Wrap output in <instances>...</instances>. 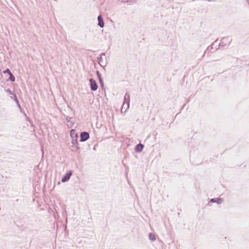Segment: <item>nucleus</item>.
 I'll return each mask as SVG.
<instances>
[{
  "label": "nucleus",
  "instance_id": "f257e3e1",
  "mask_svg": "<svg viewBox=\"0 0 249 249\" xmlns=\"http://www.w3.org/2000/svg\"><path fill=\"white\" fill-rule=\"evenodd\" d=\"M231 41V40L229 41V37H223L220 41L219 46L220 47L227 48Z\"/></svg>",
  "mask_w": 249,
  "mask_h": 249
},
{
  "label": "nucleus",
  "instance_id": "f03ea898",
  "mask_svg": "<svg viewBox=\"0 0 249 249\" xmlns=\"http://www.w3.org/2000/svg\"><path fill=\"white\" fill-rule=\"evenodd\" d=\"M129 103H130V95L128 93L126 92L124 95V103L122 106L121 110L123 109V107L125 106V104H126V109H127L129 107Z\"/></svg>",
  "mask_w": 249,
  "mask_h": 249
},
{
  "label": "nucleus",
  "instance_id": "7ed1b4c3",
  "mask_svg": "<svg viewBox=\"0 0 249 249\" xmlns=\"http://www.w3.org/2000/svg\"><path fill=\"white\" fill-rule=\"evenodd\" d=\"M89 81L91 90L93 91L97 90L98 86L96 81L94 79L91 78Z\"/></svg>",
  "mask_w": 249,
  "mask_h": 249
},
{
  "label": "nucleus",
  "instance_id": "20e7f679",
  "mask_svg": "<svg viewBox=\"0 0 249 249\" xmlns=\"http://www.w3.org/2000/svg\"><path fill=\"white\" fill-rule=\"evenodd\" d=\"M80 141L84 142L87 141L89 138V134L88 132H81L80 135Z\"/></svg>",
  "mask_w": 249,
  "mask_h": 249
},
{
  "label": "nucleus",
  "instance_id": "39448f33",
  "mask_svg": "<svg viewBox=\"0 0 249 249\" xmlns=\"http://www.w3.org/2000/svg\"><path fill=\"white\" fill-rule=\"evenodd\" d=\"M72 173L73 172L72 170L68 171L62 177L61 179V181L62 182H66L68 181L70 179L71 175H72Z\"/></svg>",
  "mask_w": 249,
  "mask_h": 249
},
{
  "label": "nucleus",
  "instance_id": "423d86ee",
  "mask_svg": "<svg viewBox=\"0 0 249 249\" xmlns=\"http://www.w3.org/2000/svg\"><path fill=\"white\" fill-rule=\"evenodd\" d=\"M143 147L144 145L142 144L139 143L135 146L134 148L135 152L136 153H140L142 151Z\"/></svg>",
  "mask_w": 249,
  "mask_h": 249
},
{
  "label": "nucleus",
  "instance_id": "0eeeda50",
  "mask_svg": "<svg viewBox=\"0 0 249 249\" xmlns=\"http://www.w3.org/2000/svg\"><path fill=\"white\" fill-rule=\"evenodd\" d=\"M10 98H11V99L14 100V101L15 102V103H16L19 109H20V112H22V109L20 104L18 100V97H17L16 94H14V96H11Z\"/></svg>",
  "mask_w": 249,
  "mask_h": 249
},
{
  "label": "nucleus",
  "instance_id": "6e6552de",
  "mask_svg": "<svg viewBox=\"0 0 249 249\" xmlns=\"http://www.w3.org/2000/svg\"><path fill=\"white\" fill-rule=\"evenodd\" d=\"M98 25L100 28H103L104 27V21L101 15L98 16Z\"/></svg>",
  "mask_w": 249,
  "mask_h": 249
},
{
  "label": "nucleus",
  "instance_id": "1a4fd4ad",
  "mask_svg": "<svg viewBox=\"0 0 249 249\" xmlns=\"http://www.w3.org/2000/svg\"><path fill=\"white\" fill-rule=\"evenodd\" d=\"M223 199L220 197H216L214 198H212L210 200V202L212 203H216L218 204H221L222 202Z\"/></svg>",
  "mask_w": 249,
  "mask_h": 249
},
{
  "label": "nucleus",
  "instance_id": "9d476101",
  "mask_svg": "<svg viewBox=\"0 0 249 249\" xmlns=\"http://www.w3.org/2000/svg\"><path fill=\"white\" fill-rule=\"evenodd\" d=\"M70 135L72 139H78V136L74 129H71L70 131Z\"/></svg>",
  "mask_w": 249,
  "mask_h": 249
},
{
  "label": "nucleus",
  "instance_id": "9b49d317",
  "mask_svg": "<svg viewBox=\"0 0 249 249\" xmlns=\"http://www.w3.org/2000/svg\"><path fill=\"white\" fill-rule=\"evenodd\" d=\"M71 117H70L69 116H67L66 117V121L69 123V124H68V126L69 128H72L74 124V123L71 120Z\"/></svg>",
  "mask_w": 249,
  "mask_h": 249
},
{
  "label": "nucleus",
  "instance_id": "f8f14e48",
  "mask_svg": "<svg viewBox=\"0 0 249 249\" xmlns=\"http://www.w3.org/2000/svg\"><path fill=\"white\" fill-rule=\"evenodd\" d=\"M149 239L150 240L154 241L156 240V238L155 235L154 234H152V233H150L149 234Z\"/></svg>",
  "mask_w": 249,
  "mask_h": 249
},
{
  "label": "nucleus",
  "instance_id": "ddd939ff",
  "mask_svg": "<svg viewBox=\"0 0 249 249\" xmlns=\"http://www.w3.org/2000/svg\"><path fill=\"white\" fill-rule=\"evenodd\" d=\"M103 55H105V53H102L101 54L99 55L98 57H97V60H98V63L100 64V63L103 61V58H102Z\"/></svg>",
  "mask_w": 249,
  "mask_h": 249
},
{
  "label": "nucleus",
  "instance_id": "4468645a",
  "mask_svg": "<svg viewBox=\"0 0 249 249\" xmlns=\"http://www.w3.org/2000/svg\"><path fill=\"white\" fill-rule=\"evenodd\" d=\"M9 75V77L7 81L9 80L11 82H14L15 81V77L14 75L11 73Z\"/></svg>",
  "mask_w": 249,
  "mask_h": 249
},
{
  "label": "nucleus",
  "instance_id": "2eb2a0df",
  "mask_svg": "<svg viewBox=\"0 0 249 249\" xmlns=\"http://www.w3.org/2000/svg\"><path fill=\"white\" fill-rule=\"evenodd\" d=\"M71 147L73 148L72 150L74 152L77 151L80 149L79 147L78 146V144L72 145Z\"/></svg>",
  "mask_w": 249,
  "mask_h": 249
},
{
  "label": "nucleus",
  "instance_id": "dca6fc26",
  "mask_svg": "<svg viewBox=\"0 0 249 249\" xmlns=\"http://www.w3.org/2000/svg\"><path fill=\"white\" fill-rule=\"evenodd\" d=\"M96 75H97V76L98 77V78L99 80L102 79V76H101V74L100 72H99V71H96Z\"/></svg>",
  "mask_w": 249,
  "mask_h": 249
},
{
  "label": "nucleus",
  "instance_id": "f3484780",
  "mask_svg": "<svg viewBox=\"0 0 249 249\" xmlns=\"http://www.w3.org/2000/svg\"><path fill=\"white\" fill-rule=\"evenodd\" d=\"M5 91L9 93V94L10 95H12L13 96H14V94H15L10 89H5Z\"/></svg>",
  "mask_w": 249,
  "mask_h": 249
},
{
  "label": "nucleus",
  "instance_id": "a211bd4d",
  "mask_svg": "<svg viewBox=\"0 0 249 249\" xmlns=\"http://www.w3.org/2000/svg\"><path fill=\"white\" fill-rule=\"evenodd\" d=\"M3 73L4 74H8V75H10L12 72H11L10 70L7 68L5 71H3Z\"/></svg>",
  "mask_w": 249,
  "mask_h": 249
},
{
  "label": "nucleus",
  "instance_id": "6ab92c4d",
  "mask_svg": "<svg viewBox=\"0 0 249 249\" xmlns=\"http://www.w3.org/2000/svg\"><path fill=\"white\" fill-rule=\"evenodd\" d=\"M71 143L72 145L78 144L77 139H72Z\"/></svg>",
  "mask_w": 249,
  "mask_h": 249
},
{
  "label": "nucleus",
  "instance_id": "aec40b11",
  "mask_svg": "<svg viewBox=\"0 0 249 249\" xmlns=\"http://www.w3.org/2000/svg\"><path fill=\"white\" fill-rule=\"evenodd\" d=\"M99 81V83H100V84L102 88L104 89V84L103 80L101 79V80H100Z\"/></svg>",
  "mask_w": 249,
  "mask_h": 249
},
{
  "label": "nucleus",
  "instance_id": "412c9836",
  "mask_svg": "<svg viewBox=\"0 0 249 249\" xmlns=\"http://www.w3.org/2000/svg\"><path fill=\"white\" fill-rule=\"evenodd\" d=\"M135 2L134 0H126V1H124V2L126 3H131Z\"/></svg>",
  "mask_w": 249,
  "mask_h": 249
},
{
  "label": "nucleus",
  "instance_id": "4be33fe9",
  "mask_svg": "<svg viewBox=\"0 0 249 249\" xmlns=\"http://www.w3.org/2000/svg\"><path fill=\"white\" fill-rule=\"evenodd\" d=\"M22 113H23L24 114V116L26 117V120H27V121H29V119H30V118H29V117H27V115H26V113H25V112H24V111H22Z\"/></svg>",
  "mask_w": 249,
  "mask_h": 249
},
{
  "label": "nucleus",
  "instance_id": "5701e85b",
  "mask_svg": "<svg viewBox=\"0 0 249 249\" xmlns=\"http://www.w3.org/2000/svg\"><path fill=\"white\" fill-rule=\"evenodd\" d=\"M213 44H212L211 46H209L208 48H207V50H210V49H213Z\"/></svg>",
  "mask_w": 249,
  "mask_h": 249
},
{
  "label": "nucleus",
  "instance_id": "b1692460",
  "mask_svg": "<svg viewBox=\"0 0 249 249\" xmlns=\"http://www.w3.org/2000/svg\"><path fill=\"white\" fill-rule=\"evenodd\" d=\"M213 44H212L211 46H209L208 48H207V50H210V49H213Z\"/></svg>",
  "mask_w": 249,
  "mask_h": 249
},
{
  "label": "nucleus",
  "instance_id": "393cba45",
  "mask_svg": "<svg viewBox=\"0 0 249 249\" xmlns=\"http://www.w3.org/2000/svg\"><path fill=\"white\" fill-rule=\"evenodd\" d=\"M213 44H212L211 46H209L208 48H207V50H210V49H213Z\"/></svg>",
  "mask_w": 249,
  "mask_h": 249
},
{
  "label": "nucleus",
  "instance_id": "a878e982",
  "mask_svg": "<svg viewBox=\"0 0 249 249\" xmlns=\"http://www.w3.org/2000/svg\"><path fill=\"white\" fill-rule=\"evenodd\" d=\"M123 108H126V104H125V106H124V107H123ZM127 109H125V111Z\"/></svg>",
  "mask_w": 249,
  "mask_h": 249
},
{
  "label": "nucleus",
  "instance_id": "bb28decb",
  "mask_svg": "<svg viewBox=\"0 0 249 249\" xmlns=\"http://www.w3.org/2000/svg\"><path fill=\"white\" fill-rule=\"evenodd\" d=\"M247 2H248V4L249 5V0H247Z\"/></svg>",
  "mask_w": 249,
  "mask_h": 249
},
{
  "label": "nucleus",
  "instance_id": "cd10ccee",
  "mask_svg": "<svg viewBox=\"0 0 249 249\" xmlns=\"http://www.w3.org/2000/svg\"><path fill=\"white\" fill-rule=\"evenodd\" d=\"M93 149L95 150V146H94V148H93Z\"/></svg>",
  "mask_w": 249,
  "mask_h": 249
}]
</instances>
